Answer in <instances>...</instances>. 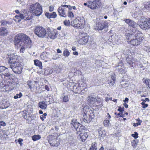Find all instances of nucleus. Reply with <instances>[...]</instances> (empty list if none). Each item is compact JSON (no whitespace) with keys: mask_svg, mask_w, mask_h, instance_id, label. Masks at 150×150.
Returning <instances> with one entry per match:
<instances>
[{"mask_svg":"<svg viewBox=\"0 0 150 150\" xmlns=\"http://www.w3.org/2000/svg\"><path fill=\"white\" fill-rule=\"evenodd\" d=\"M76 40L78 43L80 44H85L88 42L89 36L83 32L80 31L79 34L76 36Z\"/></svg>","mask_w":150,"mask_h":150,"instance_id":"nucleus-6","label":"nucleus"},{"mask_svg":"<svg viewBox=\"0 0 150 150\" xmlns=\"http://www.w3.org/2000/svg\"><path fill=\"white\" fill-rule=\"evenodd\" d=\"M45 16L48 18H55L57 16V14L55 12H53L51 13H46L45 14Z\"/></svg>","mask_w":150,"mask_h":150,"instance_id":"nucleus-26","label":"nucleus"},{"mask_svg":"<svg viewBox=\"0 0 150 150\" xmlns=\"http://www.w3.org/2000/svg\"><path fill=\"white\" fill-rule=\"evenodd\" d=\"M63 54L64 56H66L68 57L69 54V52L68 50L65 49L64 51Z\"/></svg>","mask_w":150,"mask_h":150,"instance_id":"nucleus-39","label":"nucleus"},{"mask_svg":"<svg viewBox=\"0 0 150 150\" xmlns=\"http://www.w3.org/2000/svg\"><path fill=\"white\" fill-rule=\"evenodd\" d=\"M23 141V140L22 139L20 138L18 139V142L19 144H22V142Z\"/></svg>","mask_w":150,"mask_h":150,"instance_id":"nucleus-55","label":"nucleus"},{"mask_svg":"<svg viewBox=\"0 0 150 150\" xmlns=\"http://www.w3.org/2000/svg\"><path fill=\"white\" fill-rule=\"evenodd\" d=\"M8 34V31L6 28L1 27L0 28V36H5Z\"/></svg>","mask_w":150,"mask_h":150,"instance_id":"nucleus-23","label":"nucleus"},{"mask_svg":"<svg viewBox=\"0 0 150 150\" xmlns=\"http://www.w3.org/2000/svg\"><path fill=\"white\" fill-rule=\"evenodd\" d=\"M145 7L146 8V9L149 10H150V4L149 3H147V4H146L145 6Z\"/></svg>","mask_w":150,"mask_h":150,"instance_id":"nucleus-48","label":"nucleus"},{"mask_svg":"<svg viewBox=\"0 0 150 150\" xmlns=\"http://www.w3.org/2000/svg\"><path fill=\"white\" fill-rule=\"evenodd\" d=\"M57 52L58 53H61L62 52L59 49H57Z\"/></svg>","mask_w":150,"mask_h":150,"instance_id":"nucleus-60","label":"nucleus"},{"mask_svg":"<svg viewBox=\"0 0 150 150\" xmlns=\"http://www.w3.org/2000/svg\"><path fill=\"white\" fill-rule=\"evenodd\" d=\"M132 136L135 139H136L138 137V133L136 132H134V134H132Z\"/></svg>","mask_w":150,"mask_h":150,"instance_id":"nucleus-47","label":"nucleus"},{"mask_svg":"<svg viewBox=\"0 0 150 150\" xmlns=\"http://www.w3.org/2000/svg\"><path fill=\"white\" fill-rule=\"evenodd\" d=\"M48 138L49 139V142L51 146L57 147L58 146L57 139L54 135H50Z\"/></svg>","mask_w":150,"mask_h":150,"instance_id":"nucleus-14","label":"nucleus"},{"mask_svg":"<svg viewBox=\"0 0 150 150\" xmlns=\"http://www.w3.org/2000/svg\"><path fill=\"white\" fill-rule=\"evenodd\" d=\"M104 125L105 126H109L110 123L109 120H105L104 121Z\"/></svg>","mask_w":150,"mask_h":150,"instance_id":"nucleus-42","label":"nucleus"},{"mask_svg":"<svg viewBox=\"0 0 150 150\" xmlns=\"http://www.w3.org/2000/svg\"><path fill=\"white\" fill-rule=\"evenodd\" d=\"M124 21L129 26L133 28H136L139 26V25L138 24L133 21L129 19H126Z\"/></svg>","mask_w":150,"mask_h":150,"instance_id":"nucleus-19","label":"nucleus"},{"mask_svg":"<svg viewBox=\"0 0 150 150\" xmlns=\"http://www.w3.org/2000/svg\"><path fill=\"white\" fill-rule=\"evenodd\" d=\"M41 137L39 135H35L32 137V139L34 141H35L38 140L40 139Z\"/></svg>","mask_w":150,"mask_h":150,"instance_id":"nucleus-35","label":"nucleus"},{"mask_svg":"<svg viewBox=\"0 0 150 150\" xmlns=\"http://www.w3.org/2000/svg\"><path fill=\"white\" fill-rule=\"evenodd\" d=\"M76 121L77 120L76 119V136L80 141L84 142L88 137V135L87 132H82V129L81 128V126L80 125H78L79 124V122H77Z\"/></svg>","mask_w":150,"mask_h":150,"instance_id":"nucleus-3","label":"nucleus"},{"mask_svg":"<svg viewBox=\"0 0 150 150\" xmlns=\"http://www.w3.org/2000/svg\"><path fill=\"white\" fill-rule=\"evenodd\" d=\"M117 110L121 112H122L124 111V107L121 108V107H119Z\"/></svg>","mask_w":150,"mask_h":150,"instance_id":"nucleus-49","label":"nucleus"},{"mask_svg":"<svg viewBox=\"0 0 150 150\" xmlns=\"http://www.w3.org/2000/svg\"><path fill=\"white\" fill-rule=\"evenodd\" d=\"M45 89L47 90V91H49V88L48 87V86H47V85H46L45 86Z\"/></svg>","mask_w":150,"mask_h":150,"instance_id":"nucleus-62","label":"nucleus"},{"mask_svg":"<svg viewBox=\"0 0 150 150\" xmlns=\"http://www.w3.org/2000/svg\"><path fill=\"white\" fill-rule=\"evenodd\" d=\"M20 17L21 19H24L25 20H29L31 18V16H29L27 13L21 14L19 16H16L15 17L18 18Z\"/></svg>","mask_w":150,"mask_h":150,"instance_id":"nucleus-22","label":"nucleus"},{"mask_svg":"<svg viewBox=\"0 0 150 150\" xmlns=\"http://www.w3.org/2000/svg\"><path fill=\"white\" fill-rule=\"evenodd\" d=\"M1 25H6L7 24H12V22H7L6 21H2L1 22Z\"/></svg>","mask_w":150,"mask_h":150,"instance_id":"nucleus-37","label":"nucleus"},{"mask_svg":"<svg viewBox=\"0 0 150 150\" xmlns=\"http://www.w3.org/2000/svg\"><path fill=\"white\" fill-rule=\"evenodd\" d=\"M23 117L25 119L28 120V118L27 116L26 115H23Z\"/></svg>","mask_w":150,"mask_h":150,"instance_id":"nucleus-59","label":"nucleus"},{"mask_svg":"<svg viewBox=\"0 0 150 150\" xmlns=\"http://www.w3.org/2000/svg\"><path fill=\"white\" fill-rule=\"evenodd\" d=\"M79 87L77 88V91L76 92V93L80 94L83 90L86 91L87 90V88H86V84L84 81L81 80L79 81L78 84Z\"/></svg>","mask_w":150,"mask_h":150,"instance_id":"nucleus-12","label":"nucleus"},{"mask_svg":"<svg viewBox=\"0 0 150 150\" xmlns=\"http://www.w3.org/2000/svg\"><path fill=\"white\" fill-rule=\"evenodd\" d=\"M144 83L146 84L147 88H149L150 89V80L146 79L145 80Z\"/></svg>","mask_w":150,"mask_h":150,"instance_id":"nucleus-34","label":"nucleus"},{"mask_svg":"<svg viewBox=\"0 0 150 150\" xmlns=\"http://www.w3.org/2000/svg\"><path fill=\"white\" fill-rule=\"evenodd\" d=\"M58 57V54L56 53H55L54 54H53L52 56L51 55V59H57Z\"/></svg>","mask_w":150,"mask_h":150,"instance_id":"nucleus-40","label":"nucleus"},{"mask_svg":"<svg viewBox=\"0 0 150 150\" xmlns=\"http://www.w3.org/2000/svg\"><path fill=\"white\" fill-rule=\"evenodd\" d=\"M68 16L70 18H73L74 17V15L73 13L70 11L68 12Z\"/></svg>","mask_w":150,"mask_h":150,"instance_id":"nucleus-46","label":"nucleus"},{"mask_svg":"<svg viewBox=\"0 0 150 150\" xmlns=\"http://www.w3.org/2000/svg\"><path fill=\"white\" fill-rule=\"evenodd\" d=\"M48 36L50 38L54 39L55 38L57 35V30H48L47 31Z\"/></svg>","mask_w":150,"mask_h":150,"instance_id":"nucleus-20","label":"nucleus"},{"mask_svg":"<svg viewBox=\"0 0 150 150\" xmlns=\"http://www.w3.org/2000/svg\"><path fill=\"white\" fill-rule=\"evenodd\" d=\"M8 68H6L4 66H0V72L3 73L4 71L8 72Z\"/></svg>","mask_w":150,"mask_h":150,"instance_id":"nucleus-32","label":"nucleus"},{"mask_svg":"<svg viewBox=\"0 0 150 150\" xmlns=\"http://www.w3.org/2000/svg\"><path fill=\"white\" fill-rule=\"evenodd\" d=\"M14 44L18 47H21L20 51L23 52L25 48L31 43L30 38L26 35L23 33L17 35L15 37Z\"/></svg>","mask_w":150,"mask_h":150,"instance_id":"nucleus-1","label":"nucleus"},{"mask_svg":"<svg viewBox=\"0 0 150 150\" xmlns=\"http://www.w3.org/2000/svg\"><path fill=\"white\" fill-rule=\"evenodd\" d=\"M136 61L135 59L131 56H130L126 59V61L130 65L133 64Z\"/></svg>","mask_w":150,"mask_h":150,"instance_id":"nucleus-24","label":"nucleus"},{"mask_svg":"<svg viewBox=\"0 0 150 150\" xmlns=\"http://www.w3.org/2000/svg\"><path fill=\"white\" fill-rule=\"evenodd\" d=\"M129 100V99L127 98H126L125 100H124V101L125 103L127 102V103L128 102Z\"/></svg>","mask_w":150,"mask_h":150,"instance_id":"nucleus-57","label":"nucleus"},{"mask_svg":"<svg viewBox=\"0 0 150 150\" xmlns=\"http://www.w3.org/2000/svg\"><path fill=\"white\" fill-rule=\"evenodd\" d=\"M99 138H100V139L103 138L105 135V131L103 130H102L101 129H99L98 130Z\"/></svg>","mask_w":150,"mask_h":150,"instance_id":"nucleus-25","label":"nucleus"},{"mask_svg":"<svg viewBox=\"0 0 150 150\" xmlns=\"http://www.w3.org/2000/svg\"><path fill=\"white\" fill-rule=\"evenodd\" d=\"M63 23L64 24L67 26H69L70 24V22L69 20H65L64 21Z\"/></svg>","mask_w":150,"mask_h":150,"instance_id":"nucleus-44","label":"nucleus"},{"mask_svg":"<svg viewBox=\"0 0 150 150\" xmlns=\"http://www.w3.org/2000/svg\"><path fill=\"white\" fill-rule=\"evenodd\" d=\"M123 105L126 108H128V105L126 103H124L123 104Z\"/></svg>","mask_w":150,"mask_h":150,"instance_id":"nucleus-58","label":"nucleus"},{"mask_svg":"<svg viewBox=\"0 0 150 150\" xmlns=\"http://www.w3.org/2000/svg\"><path fill=\"white\" fill-rule=\"evenodd\" d=\"M11 68L15 73L20 74L21 73L23 66L21 62L18 61L10 64Z\"/></svg>","mask_w":150,"mask_h":150,"instance_id":"nucleus-7","label":"nucleus"},{"mask_svg":"<svg viewBox=\"0 0 150 150\" xmlns=\"http://www.w3.org/2000/svg\"><path fill=\"white\" fill-rule=\"evenodd\" d=\"M66 9L65 7H64V5H62L59 7L58 9L59 15L62 16L66 17L67 16L66 13Z\"/></svg>","mask_w":150,"mask_h":150,"instance_id":"nucleus-18","label":"nucleus"},{"mask_svg":"<svg viewBox=\"0 0 150 150\" xmlns=\"http://www.w3.org/2000/svg\"><path fill=\"white\" fill-rule=\"evenodd\" d=\"M38 105L42 109H45L47 107V104L45 101L39 102Z\"/></svg>","mask_w":150,"mask_h":150,"instance_id":"nucleus-27","label":"nucleus"},{"mask_svg":"<svg viewBox=\"0 0 150 150\" xmlns=\"http://www.w3.org/2000/svg\"><path fill=\"white\" fill-rule=\"evenodd\" d=\"M8 55L9 58V62L10 64L18 61L17 60V56L16 54L12 52H9L8 53Z\"/></svg>","mask_w":150,"mask_h":150,"instance_id":"nucleus-15","label":"nucleus"},{"mask_svg":"<svg viewBox=\"0 0 150 150\" xmlns=\"http://www.w3.org/2000/svg\"><path fill=\"white\" fill-rule=\"evenodd\" d=\"M63 101L65 102H66L68 101L69 98L66 95L64 96L63 98Z\"/></svg>","mask_w":150,"mask_h":150,"instance_id":"nucleus-45","label":"nucleus"},{"mask_svg":"<svg viewBox=\"0 0 150 150\" xmlns=\"http://www.w3.org/2000/svg\"><path fill=\"white\" fill-rule=\"evenodd\" d=\"M148 105L147 104H145L142 106V108H145L147 107Z\"/></svg>","mask_w":150,"mask_h":150,"instance_id":"nucleus-56","label":"nucleus"},{"mask_svg":"<svg viewBox=\"0 0 150 150\" xmlns=\"http://www.w3.org/2000/svg\"><path fill=\"white\" fill-rule=\"evenodd\" d=\"M141 23L139 25V26L144 30L150 28V20L149 19H146L145 20L142 19L141 21Z\"/></svg>","mask_w":150,"mask_h":150,"instance_id":"nucleus-11","label":"nucleus"},{"mask_svg":"<svg viewBox=\"0 0 150 150\" xmlns=\"http://www.w3.org/2000/svg\"><path fill=\"white\" fill-rule=\"evenodd\" d=\"M97 143L96 142L92 143L91 144L90 150H97Z\"/></svg>","mask_w":150,"mask_h":150,"instance_id":"nucleus-30","label":"nucleus"},{"mask_svg":"<svg viewBox=\"0 0 150 150\" xmlns=\"http://www.w3.org/2000/svg\"><path fill=\"white\" fill-rule=\"evenodd\" d=\"M40 118L43 121L44 120V119L46 118V117L44 116L43 115L40 116Z\"/></svg>","mask_w":150,"mask_h":150,"instance_id":"nucleus-54","label":"nucleus"},{"mask_svg":"<svg viewBox=\"0 0 150 150\" xmlns=\"http://www.w3.org/2000/svg\"><path fill=\"white\" fill-rule=\"evenodd\" d=\"M83 110V120L85 122H90L94 117V115L93 111L88 108H84Z\"/></svg>","mask_w":150,"mask_h":150,"instance_id":"nucleus-4","label":"nucleus"},{"mask_svg":"<svg viewBox=\"0 0 150 150\" xmlns=\"http://www.w3.org/2000/svg\"><path fill=\"white\" fill-rule=\"evenodd\" d=\"M34 33L38 37L43 38L46 34L45 29L42 26H37L35 28Z\"/></svg>","mask_w":150,"mask_h":150,"instance_id":"nucleus-8","label":"nucleus"},{"mask_svg":"<svg viewBox=\"0 0 150 150\" xmlns=\"http://www.w3.org/2000/svg\"><path fill=\"white\" fill-rule=\"evenodd\" d=\"M34 64L35 65L39 67L40 69H42V62L38 60H34Z\"/></svg>","mask_w":150,"mask_h":150,"instance_id":"nucleus-29","label":"nucleus"},{"mask_svg":"<svg viewBox=\"0 0 150 150\" xmlns=\"http://www.w3.org/2000/svg\"><path fill=\"white\" fill-rule=\"evenodd\" d=\"M121 113H119L117 114V115L118 116V117H122V116L121 115Z\"/></svg>","mask_w":150,"mask_h":150,"instance_id":"nucleus-63","label":"nucleus"},{"mask_svg":"<svg viewBox=\"0 0 150 150\" xmlns=\"http://www.w3.org/2000/svg\"><path fill=\"white\" fill-rule=\"evenodd\" d=\"M111 78L112 80H113V81H111L110 82V83H111L112 85H113L115 81V77L114 75H112L111 76Z\"/></svg>","mask_w":150,"mask_h":150,"instance_id":"nucleus-36","label":"nucleus"},{"mask_svg":"<svg viewBox=\"0 0 150 150\" xmlns=\"http://www.w3.org/2000/svg\"><path fill=\"white\" fill-rule=\"evenodd\" d=\"M88 104L90 105H92L96 103L97 104L100 103H101L102 102V100L98 97H95L93 96H90L88 98Z\"/></svg>","mask_w":150,"mask_h":150,"instance_id":"nucleus-9","label":"nucleus"},{"mask_svg":"<svg viewBox=\"0 0 150 150\" xmlns=\"http://www.w3.org/2000/svg\"><path fill=\"white\" fill-rule=\"evenodd\" d=\"M6 123L3 121H0V127L1 126H6Z\"/></svg>","mask_w":150,"mask_h":150,"instance_id":"nucleus-50","label":"nucleus"},{"mask_svg":"<svg viewBox=\"0 0 150 150\" xmlns=\"http://www.w3.org/2000/svg\"><path fill=\"white\" fill-rule=\"evenodd\" d=\"M142 101H143V102H146V101H148V102L149 101V99L148 98H146L145 99V100H144V99H142Z\"/></svg>","mask_w":150,"mask_h":150,"instance_id":"nucleus-53","label":"nucleus"},{"mask_svg":"<svg viewBox=\"0 0 150 150\" xmlns=\"http://www.w3.org/2000/svg\"><path fill=\"white\" fill-rule=\"evenodd\" d=\"M98 150H104V148L103 146H101Z\"/></svg>","mask_w":150,"mask_h":150,"instance_id":"nucleus-64","label":"nucleus"},{"mask_svg":"<svg viewBox=\"0 0 150 150\" xmlns=\"http://www.w3.org/2000/svg\"><path fill=\"white\" fill-rule=\"evenodd\" d=\"M139 141L137 139H134L131 142V145L135 149Z\"/></svg>","mask_w":150,"mask_h":150,"instance_id":"nucleus-31","label":"nucleus"},{"mask_svg":"<svg viewBox=\"0 0 150 150\" xmlns=\"http://www.w3.org/2000/svg\"><path fill=\"white\" fill-rule=\"evenodd\" d=\"M71 25L72 26H73L74 27L75 26V24L74 23V21H72L71 22Z\"/></svg>","mask_w":150,"mask_h":150,"instance_id":"nucleus-61","label":"nucleus"},{"mask_svg":"<svg viewBox=\"0 0 150 150\" xmlns=\"http://www.w3.org/2000/svg\"><path fill=\"white\" fill-rule=\"evenodd\" d=\"M40 58L41 59L44 60L45 62H46L49 59L51 60V54L48 52H43L40 55Z\"/></svg>","mask_w":150,"mask_h":150,"instance_id":"nucleus-16","label":"nucleus"},{"mask_svg":"<svg viewBox=\"0 0 150 150\" xmlns=\"http://www.w3.org/2000/svg\"><path fill=\"white\" fill-rule=\"evenodd\" d=\"M35 81H29L27 82V84L28 85L29 88L30 89L35 87Z\"/></svg>","mask_w":150,"mask_h":150,"instance_id":"nucleus-28","label":"nucleus"},{"mask_svg":"<svg viewBox=\"0 0 150 150\" xmlns=\"http://www.w3.org/2000/svg\"><path fill=\"white\" fill-rule=\"evenodd\" d=\"M137 120L138 122L137 123H133V125L134 127L137 126L139 125H140L142 121L140 120L139 119H137Z\"/></svg>","mask_w":150,"mask_h":150,"instance_id":"nucleus-38","label":"nucleus"},{"mask_svg":"<svg viewBox=\"0 0 150 150\" xmlns=\"http://www.w3.org/2000/svg\"><path fill=\"white\" fill-rule=\"evenodd\" d=\"M141 34L137 30L132 33H127L126 34L127 41L128 43L133 46L139 45L143 39V37L141 36Z\"/></svg>","mask_w":150,"mask_h":150,"instance_id":"nucleus-2","label":"nucleus"},{"mask_svg":"<svg viewBox=\"0 0 150 150\" xmlns=\"http://www.w3.org/2000/svg\"><path fill=\"white\" fill-rule=\"evenodd\" d=\"M100 0H95L91 4H88L87 6L91 9H94L99 7Z\"/></svg>","mask_w":150,"mask_h":150,"instance_id":"nucleus-17","label":"nucleus"},{"mask_svg":"<svg viewBox=\"0 0 150 150\" xmlns=\"http://www.w3.org/2000/svg\"><path fill=\"white\" fill-rule=\"evenodd\" d=\"M30 10L32 13L37 16H40L42 12V6L38 3L30 5Z\"/></svg>","mask_w":150,"mask_h":150,"instance_id":"nucleus-5","label":"nucleus"},{"mask_svg":"<svg viewBox=\"0 0 150 150\" xmlns=\"http://www.w3.org/2000/svg\"><path fill=\"white\" fill-rule=\"evenodd\" d=\"M108 24L107 21H102L96 24V28L98 30H102L104 28H107Z\"/></svg>","mask_w":150,"mask_h":150,"instance_id":"nucleus-13","label":"nucleus"},{"mask_svg":"<svg viewBox=\"0 0 150 150\" xmlns=\"http://www.w3.org/2000/svg\"><path fill=\"white\" fill-rule=\"evenodd\" d=\"M54 7L53 6H50L49 7V11H53Z\"/></svg>","mask_w":150,"mask_h":150,"instance_id":"nucleus-51","label":"nucleus"},{"mask_svg":"<svg viewBox=\"0 0 150 150\" xmlns=\"http://www.w3.org/2000/svg\"><path fill=\"white\" fill-rule=\"evenodd\" d=\"M0 76L3 79L7 80L10 78L11 76V74L10 73L9 70L8 69V72L4 71L0 74Z\"/></svg>","mask_w":150,"mask_h":150,"instance_id":"nucleus-21","label":"nucleus"},{"mask_svg":"<svg viewBox=\"0 0 150 150\" xmlns=\"http://www.w3.org/2000/svg\"><path fill=\"white\" fill-rule=\"evenodd\" d=\"M64 7H65L66 8H68L70 10H71L72 8H73L74 9H75V6H71L70 5H64Z\"/></svg>","mask_w":150,"mask_h":150,"instance_id":"nucleus-41","label":"nucleus"},{"mask_svg":"<svg viewBox=\"0 0 150 150\" xmlns=\"http://www.w3.org/2000/svg\"><path fill=\"white\" fill-rule=\"evenodd\" d=\"M22 96V94L21 93H20L19 94H17L16 95L14 96V98L15 99H17L18 98H20Z\"/></svg>","mask_w":150,"mask_h":150,"instance_id":"nucleus-43","label":"nucleus"},{"mask_svg":"<svg viewBox=\"0 0 150 150\" xmlns=\"http://www.w3.org/2000/svg\"><path fill=\"white\" fill-rule=\"evenodd\" d=\"M85 21L83 17L81 18L78 17L76 18V28L77 29H81L84 28Z\"/></svg>","mask_w":150,"mask_h":150,"instance_id":"nucleus-10","label":"nucleus"},{"mask_svg":"<svg viewBox=\"0 0 150 150\" xmlns=\"http://www.w3.org/2000/svg\"><path fill=\"white\" fill-rule=\"evenodd\" d=\"M120 66L119 65L117 67V69L119 70V72L121 74H125L126 73V71L123 69L121 68Z\"/></svg>","mask_w":150,"mask_h":150,"instance_id":"nucleus-33","label":"nucleus"},{"mask_svg":"<svg viewBox=\"0 0 150 150\" xmlns=\"http://www.w3.org/2000/svg\"><path fill=\"white\" fill-rule=\"evenodd\" d=\"M71 125H72L73 127H75V122L74 120H72L71 122Z\"/></svg>","mask_w":150,"mask_h":150,"instance_id":"nucleus-52","label":"nucleus"}]
</instances>
